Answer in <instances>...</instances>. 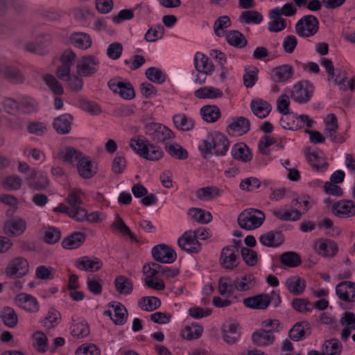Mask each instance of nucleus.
Wrapping results in <instances>:
<instances>
[{"label": "nucleus", "mask_w": 355, "mask_h": 355, "mask_svg": "<svg viewBox=\"0 0 355 355\" xmlns=\"http://www.w3.org/2000/svg\"><path fill=\"white\" fill-rule=\"evenodd\" d=\"M272 79L275 83L285 82L291 79L293 75V68L289 64L277 67L272 70Z\"/></svg>", "instance_id": "obj_23"}, {"label": "nucleus", "mask_w": 355, "mask_h": 355, "mask_svg": "<svg viewBox=\"0 0 355 355\" xmlns=\"http://www.w3.org/2000/svg\"><path fill=\"white\" fill-rule=\"evenodd\" d=\"M231 26L230 18L227 16L219 17L214 22V30L218 37H222L224 34L223 30Z\"/></svg>", "instance_id": "obj_57"}, {"label": "nucleus", "mask_w": 355, "mask_h": 355, "mask_svg": "<svg viewBox=\"0 0 355 355\" xmlns=\"http://www.w3.org/2000/svg\"><path fill=\"white\" fill-rule=\"evenodd\" d=\"M83 157V153L73 147L68 146L60 153V158L66 163L74 166Z\"/></svg>", "instance_id": "obj_35"}, {"label": "nucleus", "mask_w": 355, "mask_h": 355, "mask_svg": "<svg viewBox=\"0 0 355 355\" xmlns=\"http://www.w3.org/2000/svg\"><path fill=\"white\" fill-rule=\"evenodd\" d=\"M150 141L148 140H144L143 139L138 137L137 139H131L130 141V146L133 149V150L139 155L141 157H144V154L143 153H146L149 146Z\"/></svg>", "instance_id": "obj_54"}, {"label": "nucleus", "mask_w": 355, "mask_h": 355, "mask_svg": "<svg viewBox=\"0 0 355 355\" xmlns=\"http://www.w3.org/2000/svg\"><path fill=\"white\" fill-rule=\"evenodd\" d=\"M202 332V328L199 325L187 326L182 331V336L187 340L198 338Z\"/></svg>", "instance_id": "obj_62"}, {"label": "nucleus", "mask_w": 355, "mask_h": 355, "mask_svg": "<svg viewBox=\"0 0 355 355\" xmlns=\"http://www.w3.org/2000/svg\"><path fill=\"white\" fill-rule=\"evenodd\" d=\"M28 272V263L23 257H16L10 261L6 269V274L9 277L19 278L26 275Z\"/></svg>", "instance_id": "obj_8"}, {"label": "nucleus", "mask_w": 355, "mask_h": 355, "mask_svg": "<svg viewBox=\"0 0 355 355\" xmlns=\"http://www.w3.org/2000/svg\"><path fill=\"white\" fill-rule=\"evenodd\" d=\"M164 149L171 157L178 159H186L188 157V152L180 144L166 143Z\"/></svg>", "instance_id": "obj_40"}, {"label": "nucleus", "mask_w": 355, "mask_h": 355, "mask_svg": "<svg viewBox=\"0 0 355 355\" xmlns=\"http://www.w3.org/2000/svg\"><path fill=\"white\" fill-rule=\"evenodd\" d=\"M75 266L80 270L94 272L98 271L102 263L98 258L91 259L89 257L85 256L78 259L75 261Z\"/></svg>", "instance_id": "obj_22"}, {"label": "nucleus", "mask_w": 355, "mask_h": 355, "mask_svg": "<svg viewBox=\"0 0 355 355\" xmlns=\"http://www.w3.org/2000/svg\"><path fill=\"white\" fill-rule=\"evenodd\" d=\"M69 41L73 46L80 49H87L92 45L90 36L83 32L72 33L70 35Z\"/></svg>", "instance_id": "obj_26"}, {"label": "nucleus", "mask_w": 355, "mask_h": 355, "mask_svg": "<svg viewBox=\"0 0 355 355\" xmlns=\"http://www.w3.org/2000/svg\"><path fill=\"white\" fill-rule=\"evenodd\" d=\"M60 319V313L53 309H51L49 311L47 315L42 321V325L45 328L50 329L51 328H53L55 325L58 324V320Z\"/></svg>", "instance_id": "obj_55"}, {"label": "nucleus", "mask_w": 355, "mask_h": 355, "mask_svg": "<svg viewBox=\"0 0 355 355\" xmlns=\"http://www.w3.org/2000/svg\"><path fill=\"white\" fill-rule=\"evenodd\" d=\"M269 17L272 19V21L269 23V31L277 33L284 30L286 27V20L281 17V16H278L277 17L272 16V10L269 12Z\"/></svg>", "instance_id": "obj_56"}, {"label": "nucleus", "mask_w": 355, "mask_h": 355, "mask_svg": "<svg viewBox=\"0 0 355 355\" xmlns=\"http://www.w3.org/2000/svg\"><path fill=\"white\" fill-rule=\"evenodd\" d=\"M44 80L48 85L49 89L56 95H61L63 94V87L60 82L51 74H46L44 76Z\"/></svg>", "instance_id": "obj_59"}, {"label": "nucleus", "mask_w": 355, "mask_h": 355, "mask_svg": "<svg viewBox=\"0 0 355 355\" xmlns=\"http://www.w3.org/2000/svg\"><path fill=\"white\" fill-rule=\"evenodd\" d=\"M243 304L252 309H266L270 304V295L265 293L259 294L243 299Z\"/></svg>", "instance_id": "obj_18"}, {"label": "nucleus", "mask_w": 355, "mask_h": 355, "mask_svg": "<svg viewBox=\"0 0 355 355\" xmlns=\"http://www.w3.org/2000/svg\"><path fill=\"white\" fill-rule=\"evenodd\" d=\"M255 284V277L252 274H247L241 278L236 277L234 280L235 288L239 291H246L250 290Z\"/></svg>", "instance_id": "obj_39"}, {"label": "nucleus", "mask_w": 355, "mask_h": 355, "mask_svg": "<svg viewBox=\"0 0 355 355\" xmlns=\"http://www.w3.org/2000/svg\"><path fill=\"white\" fill-rule=\"evenodd\" d=\"M226 40L230 45L236 48H243L248 44L244 35L238 31H230L227 34Z\"/></svg>", "instance_id": "obj_46"}, {"label": "nucleus", "mask_w": 355, "mask_h": 355, "mask_svg": "<svg viewBox=\"0 0 355 355\" xmlns=\"http://www.w3.org/2000/svg\"><path fill=\"white\" fill-rule=\"evenodd\" d=\"M71 329V335L78 338H85L89 334V325L85 320L73 322Z\"/></svg>", "instance_id": "obj_51"}, {"label": "nucleus", "mask_w": 355, "mask_h": 355, "mask_svg": "<svg viewBox=\"0 0 355 355\" xmlns=\"http://www.w3.org/2000/svg\"><path fill=\"white\" fill-rule=\"evenodd\" d=\"M179 247L189 253H198L201 249V244L196 239V234L193 231L185 232L178 239Z\"/></svg>", "instance_id": "obj_7"}, {"label": "nucleus", "mask_w": 355, "mask_h": 355, "mask_svg": "<svg viewBox=\"0 0 355 355\" xmlns=\"http://www.w3.org/2000/svg\"><path fill=\"white\" fill-rule=\"evenodd\" d=\"M145 132L155 142H162L166 144L167 141L175 138L173 132L164 125L157 123H150L146 125Z\"/></svg>", "instance_id": "obj_3"}, {"label": "nucleus", "mask_w": 355, "mask_h": 355, "mask_svg": "<svg viewBox=\"0 0 355 355\" xmlns=\"http://www.w3.org/2000/svg\"><path fill=\"white\" fill-rule=\"evenodd\" d=\"M194 95L198 98H218L223 96V92L214 87H203L195 91Z\"/></svg>", "instance_id": "obj_42"}, {"label": "nucleus", "mask_w": 355, "mask_h": 355, "mask_svg": "<svg viewBox=\"0 0 355 355\" xmlns=\"http://www.w3.org/2000/svg\"><path fill=\"white\" fill-rule=\"evenodd\" d=\"M195 67L196 70L205 75H210L214 70V65L209 58L203 53L198 52L195 56Z\"/></svg>", "instance_id": "obj_21"}, {"label": "nucleus", "mask_w": 355, "mask_h": 355, "mask_svg": "<svg viewBox=\"0 0 355 355\" xmlns=\"http://www.w3.org/2000/svg\"><path fill=\"white\" fill-rule=\"evenodd\" d=\"M265 219L263 212L252 209L241 212L238 217L239 226L245 230H250L260 227Z\"/></svg>", "instance_id": "obj_2"}, {"label": "nucleus", "mask_w": 355, "mask_h": 355, "mask_svg": "<svg viewBox=\"0 0 355 355\" xmlns=\"http://www.w3.org/2000/svg\"><path fill=\"white\" fill-rule=\"evenodd\" d=\"M237 248L229 245L223 248L220 257V263L223 268L232 270L238 266L239 255L236 254Z\"/></svg>", "instance_id": "obj_10"}, {"label": "nucleus", "mask_w": 355, "mask_h": 355, "mask_svg": "<svg viewBox=\"0 0 355 355\" xmlns=\"http://www.w3.org/2000/svg\"><path fill=\"white\" fill-rule=\"evenodd\" d=\"M98 60L94 55L83 56L77 64V72L81 76H89L96 71Z\"/></svg>", "instance_id": "obj_13"}, {"label": "nucleus", "mask_w": 355, "mask_h": 355, "mask_svg": "<svg viewBox=\"0 0 355 355\" xmlns=\"http://www.w3.org/2000/svg\"><path fill=\"white\" fill-rule=\"evenodd\" d=\"M228 139L222 133L215 132L207 135L199 146V150L205 154L214 153L216 156H223L229 149Z\"/></svg>", "instance_id": "obj_1"}, {"label": "nucleus", "mask_w": 355, "mask_h": 355, "mask_svg": "<svg viewBox=\"0 0 355 355\" xmlns=\"http://www.w3.org/2000/svg\"><path fill=\"white\" fill-rule=\"evenodd\" d=\"M189 214L196 221L201 224L208 223L212 220V216L209 211L200 208L190 209Z\"/></svg>", "instance_id": "obj_52"}, {"label": "nucleus", "mask_w": 355, "mask_h": 355, "mask_svg": "<svg viewBox=\"0 0 355 355\" xmlns=\"http://www.w3.org/2000/svg\"><path fill=\"white\" fill-rule=\"evenodd\" d=\"M202 119L209 123L216 121L220 116V112L216 105H205L200 109Z\"/></svg>", "instance_id": "obj_47"}, {"label": "nucleus", "mask_w": 355, "mask_h": 355, "mask_svg": "<svg viewBox=\"0 0 355 355\" xmlns=\"http://www.w3.org/2000/svg\"><path fill=\"white\" fill-rule=\"evenodd\" d=\"M286 286L291 293L299 295L304 292L306 288V282L300 277H292L286 280Z\"/></svg>", "instance_id": "obj_31"}, {"label": "nucleus", "mask_w": 355, "mask_h": 355, "mask_svg": "<svg viewBox=\"0 0 355 355\" xmlns=\"http://www.w3.org/2000/svg\"><path fill=\"white\" fill-rule=\"evenodd\" d=\"M319 29L318 19L311 15L304 16L295 25V31L301 37H308L314 35Z\"/></svg>", "instance_id": "obj_4"}, {"label": "nucleus", "mask_w": 355, "mask_h": 355, "mask_svg": "<svg viewBox=\"0 0 355 355\" xmlns=\"http://www.w3.org/2000/svg\"><path fill=\"white\" fill-rule=\"evenodd\" d=\"M296 12V7L290 3L284 4L281 8L277 7L272 10V15L275 17L282 15L291 17L295 15Z\"/></svg>", "instance_id": "obj_58"}, {"label": "nucleus", "mask_w": 355, "mask_h": 355, "mask_svg": "<svg viewBox=\"0 0 355 355\" xmlns=\"http://www.w3.org/2000/svg\"><path fill=\"white\" fill-rule=\"evenodd\" d=\"M109 306L114 309V318H112L113 322L116 325H122L125 323L128 317V311L125 307L120 302H112Z\"/></svg>", "instance_id": "obj_30"}, {"label": "nucleus", "mask_w": 355, "mask_h": 355, "mask_svg": "<svg viewBox=\"0 0 355 355\" xmlns=\"http://www.w3.org/2000/svg\"><path fill=\"white\" fill-rule=\"evenodd\" d=\"M234 282L232 283L231 279L227 277H221L218 281V293L221 295L226 294L230 295L234 292Z\"/></svg>", "instance_id": "obj_61"}, {"label": "nucleus", "mask_w": 355, "mask_h": 355, "mask_svg": "<svg viewBox=\"0 0 355 355\" xmlns=\"http://www.w3.org/2000/svg\"><path fill=\"white\" fill-rule=\"evenodd\" d=\"M175 126L182 131H190L194 127L193 120L184 114H177L173 117Z\"/></svg>", "instance_id": "obj_36"}, {"label": "nucleus", "mask_w": 355, "mask_h": 355, "mask_svg": "<svg viewBox=\"0 0 355 355\" xmlns=\"http://www.w3.org/2000/svg\"><path fill=\"white\" fill-rule=\"evenodd\" d=\"M160 305L161 301L157 297H143L139 300V306L146 311H153Z\"/></svg>", "instance_id": "obj_50"}, {"label": "nucleus", "mask_w": 355, "mask_h": 355, "mask_svg": "<svg viewBox=\"0 0 355 355\" xmlns=\"http://www.w3.org/2000/svg\"><path fill=\"white\" fill-rule=\"evenodd\" d=\"M275 336L272 331L263 329L254 331L252 335V341L257 347H266L273 344Z\"/></svg>", "instance_id": "obj_19"}, {"label": "nucleus", "mask_w": 355, "mask_h": 355, "mask_svg": "<svg viewBox=\"0 0 355 355\" xmlns=\"http://www.w3.org/2000/svg\"><path fill=\"white\" fill-rule=\"evenodd\" d=\"M15 302L19 307L27 312L36 313L40 309L38 301L30 294L21 293L17 295L15 298Z\"/></svg>", "instance_id": "obj_12"}, {"label": "nucleus", "mask_w": 355, "mask_h": 355, "mask_svg": "<svg viewBox=\"0 0 355 355\" xmlns=\"http://www.w3.org/2000/svg\"><path fill=\"white\" fill-rule=\"evenodd\" d=\"M250 122L243 116L238 117L235 121L232 122L227 128L234 132H239L241 135L245 134L250 130Z\"/></svg>", "instance_id": "obj_44"}, {"label": "nucleus", "mask_w": 355, "mask_h": 355, "mask_svg": "<svg viewBox=\"0 0 355 355\" xmlns=\"http://www.w3.org/2000/svg\"><path fill=\"white\" fill-rule=\"evenodd\" d=\"M223 192V191L218 187L208 186L198 189L196 196L200 200H209L220 196Z\"/></svg>", "instance_id": "obj_32"}, {"label": "nucleus", "mask_w": 355, "mask_h": 355, "mask_svg": "<svg viewBox=\"0 0 355 355\" xmlns=\"http://www.w3.org/2000/svg\"><path fill=\"white\" fill-rule=\"evenodd\" d=\"M239 21L246 24H258L263 21V16L254 10L243 11L239 16Z\"/></svg>", "instance_id": "obj_48"}, {"label": "nucleus", "mask_w": 355, "mask_h": 355, "mask_svg": "<svg viewBox=\"0 0 355 355\" xmlns=\"http://www.w3.org/2000/svg\"><path fill=\"white\" fill-rule=\"evenodd\" d=\"M1 77L15 84L24 81V77L17 69L0 64V78Z\"/></svg>", "instance_id": "obj_24"}, {"label": "nucleus", "mask_w": 355, "mask_h": 355, "mask_svg": "<svg viewBox=\"0 0 355 355\" xmlns=\"http://www.w3.org/2000/svg\"><path fill=\"white\" fill-rule=\"evenodd\" d=\"M61 233L59 229L48 227L44 231V241L48 244L56 243L60 239Z\"/></svg>", "instance_id": "obj_63"}, {"label": "nucleus", "mask_w": 355, "mask_h": 355, "mask_svg": "<svg viewBox=\"0 0 355 355\" xmlns=\"http://www.w3.org/2000/svg\"><path fill=\"white\" fill-rule=\"evenodd\" d=\"M73 117L70 114H63L55 117L53 122V127L59 135H67L71 129Z\"/></svg>", "instance_id": "obj_17"}, {"label": "nucleus", "mask_w": 355, "mask_h": 355, "mask_svg": "<svg viewBox=\"0 0 355 355\" xmlns=\"http://www.w3.org/2000/svg\"><path fill=\"white\" fill-rule=\"evenodd\" d=\"M231 153L235 159L241 160L243 162H248L252 159L251 152L245 144H235L232 147Z\"/></svg>", "instance_id": "obj_29"}, {"label": "nucleus", "mask_w": 355, "mask_h": 355, "mask_svg": "<svg viewBox=\"0 0 355 355\" xmlns=\"http://www.w3.org/2000/svg\"><path fill=\"white\" fill-rule=\"evenodd\" d=\"M114 286L116 291L121 295H129L133 290L132 281L124 275H119L115 278Z\"/></svg>", "instance_id": "obj_34"}, {"label": "nucleus", "mask_w": 355, "mask_h": 355, "mask_svg": "<svg viewBox=\"0 0 355 355\" xmlns=\"http://www.w3.org/2000/svg\"><path fill=\"white\" fill-rule=\"evenodd\" d=\"M28 186L33 190H45L49 185V180L43 174H38L36 169L33 168L26 178Z\"/></svg>", "instance_id": "obj_14"}, {"label": "nucleus", "mask_w": 355, "mask_h": 355, "mask_svg": "<svg viewBox=\"0 0 355 355\" xmlns=\"http://www.w3.org/2000/svg\"><path fill=\"white\" fill-rule=\"evenodd\" d=\"M108 87L123 99L130 100L135 96L134 87L129 81H121L117 78H112L108 82Z\"/></svg>", "instance_id": "obj_6"}, {"label": "nucleus", "mask_w": 355, "mask_h": 355, "mask_svg": "<svg viewBox=\"0 0 355 355\" xmlns=\"http://www.w3.org/2000/svg\"><path fill=\"white\" fill-rule=\"evenodd\" d=\"M342 349L341 343L336 338L327 340L322 345V352L324 355H340Z\"/></svg>", "instance_id": "obj_45"}, {"label": "nucleus", "mask_w": 355, "mask_h": 355, "mask_svg": "<svg viewBox=\"0 0 355 355\" xmlns=\"http://www.w3.org/2000/svg\"><path fill=\"white\" fill-rule=\"evenodd\" d=\"M332 212L339 217L354 216H355V202L350 200H340L333 205Z\"/></svg>", "instance_id": "obj_16"}, {"label": "nucleus", "mask_w": 355, "mask_h": 355, "mask_svg": "<svg viewBox=\"0 0 355 355\" xmlns=\"http://www.w3.org/2000/svg\"><path fill=\"white\" fill-rule=\"evenodd\" d=\"M103 282L101 279L94 275L93 278L88 277L87 286L88 290L94 295H100L103 291Z\"/></svg>", "instance_id": "obj_60"}, {"label": "nucleus", "mask_w": 355, "mask_h": 355, "mask_svg": "<svg viewBox=\"0 0 355 355\" xmlns=\"http://www.w3.org/2000/svg\"><path fill=\"white\" fill-rule=\"evenodd\" d=\"M77 170L80 176L84 179H89L96 173V168L92 167V161L84 156L77 163Z\"/></svg>", "instance_id": "obj_28"}, {"label": "nucleus", "mask_w": 355, "mask_h": 355, "mask_svg": "<svg viewBox=\"0 0 355 355\" xmlns=\"http://www.w3.org/2000/svg\"><path fill=\"white\" fill-rule=\"evenodd\" d=\"M1 318L3 324L10 328L16 327L18 322L17 313L15 310L10 306H6L3 309L1 312Z\"/></svg>", "instance_id": "obj_43"}, {"label": "nucleus", "mask_w": 355, "mask_h": 355, "mask_svg": "<svg viewBox=\"0 0 355 355\" xmlns=\"http://www.w3.org/2000/svg\"><path fill=\"white\" fill-rule=\"evenodd\" d=\"M146 76L151 82L162 84L166 80V76L156 67H149L146 70Z\"/></svg>", "instance_id": "obj_53"}, {"label": "nucleus", "mask_w": 355, "mask_h": 355, "mask_svg": "<svg viewBox=\"0 0 355 355\" xmlns=\"http://www.w3.org/2000/svg\"><path fill=\"white\" fill-rule=\"evenodd\" d=\"M280 261L282 263L291 268L297 267L302 263L300 256L294 252H286L282 254Z\"/></svg>", "instance_id": "obj_49"}, {"label": "nucleus", "mask_w": 355, "mask_h": 355, "mask_svg": "<svg viewBox=\"0 0 355 355\" xmlns=\"http://www.w3.org/2000/svg\"><path fill=\"white\" fill-rule=\"evenodd\" d=\"M239 325L231 323L226 325L223 329V339L228 344H234L240 337V333L238 331Z\"/></svg>", "instance_id": "obj_38"}, {"label": "nucleus", "mask_w": 355, "mask_h": 355, "mask_svg": "<svg viewBox=\"0 0 355 355\" xmlns=\"http://www.w3.org/2000/svg\"><path fill=\"white\" fill-rule=\"evenodd\" d=\"M152 256L155 260L163 263H172L177 259L175 250L164 244L153 247L152 249Z\"/></svg>", "instance_id": "obj_9"}, {"label": "nucleus", "mask_w": 355, "mask_h": 355, "mask_svg": "<svg viewBox=\"0 0 355 355\" xmlns=\"http://www.w3.org/2000/svg\"><path fill=\"white\" fill-rule=\"evenodd\" d=\"M259 241L264 246L277 248L284 242V236L280 231L272 230L262 234Z\"/></svg>", "instance_id": "obj_20"}, {"label": "nucleus", "mask_w": 355, "mask_h": 355, "mask_svg": "<svg viewBox=\"0 0 355 355\" xmlns=\"http://www.w3.org/2000/svg\"><path fill=\"white\" fill-rule=\"evenodd\" d=\"M126 162L123 153H117L116 157L114 158L112 170L114 173L119 175L123 172L125 168Z\"/></svg>", "instance_id": "obj_64"}, {"label": "nucleus", "mask_w": 355, "mask_h": 355, "mask_svg": "<svg viewBox=\"0 0 355 355\" xmlns=\"http://www.w3.org/2000/svg\"><path fill=\"white\" fill-rule=\"evenodd\" d=\"M250 107L253 114L260 119L266 118L271 110L270 105L262 100L252 101Z\"/></svg>", "instance_id": "obj_37"}, {"label": "nucleus", "mask_w": 355, "mask_h": 355, "mask_svg": "<svg viewBox=\"0 0 355 355\" xmlns=\"http://www.w3.org/2000/svg\"><path fill=\"white\" fill-rule=\"evenodd\" d=\"M26 222L21 218L12 219L8 221L5 225V232L8 235L19 236L26 230Z\"/></svg>", "instance_id": "obj_27"}, {"label": "nucleus", "mask_w": 355, "mask_h": 355, "mask_svg": "<svg viewBox=\"0 0 355 355\" xmlns=\"http://www.w3.org/2000/svg\"><path fill=\"white\" fill-rule=\"evenodd\" d=\"M313 92V88L307 81L299 82L294 85L291 96L298 103H305L310 100Z\"/></svg>", "instance_id": "obj_5"}, {"label": "nucleus", "mask_w": 355, "mask_h": 355, "mask_svg": "<svg viewBox=\"0 0 355 355\" xmlns=\"http://www.w3.org/2000/svg\"><path fill=\"white\" fill-rule=\"evenodd\" d=\"M272 214L280 220L285 221H296L298 220L302 216L300 211L297 209L282 210L276 209L272 211Z\"/></svg>", "instance_id": "obj_41"}, {"label": "nucleus", "mask_w": 355, "mask_h": 355, "mask_svg": "<svg viewBox=\"0 0 355 355\" xmlns=\"http://www.w3.org/2000/svg\"><path fill=\"white\" fill-rule=\"evenodd\" d=\"M314 249L318 254L323 257H334L338 252L336 242L327 239H320L315 241Z\"/></svg>", "instance_id": "obj_15"}, {"label": "nucleus", "mask_w": 355, "mask_h": 355, "mask_svg": "<svg viewBox=\"0 0 355 355\" xmlns=\"http://www.w3.org/2000/svg\"><path fill=\"white\" fill-rule=\"evenodd\" d=\"M305 155L307 161L310 163L312 168L317 171H324L328 163L321 157L314 153L309 151V148H306Z\"/></svg>", "instance_id": "obj_33"}, {"label": "nucleus", "mask_w": 355, "mask_h": 355, "mask_svg": "<svg viewBox=\"0 0 355 355\" xmlns=\"http://www.w3.org/2000/svg\"><path fill=\"white\" fill-rule=\"evenodd\" d=\"M85 239L86 236L84 233L75 232L62 240V246L64 249H76L84 243Z\"/></svg>", "instance_id": "obj_25"}, {"label": "nucleus", "mask_w": 355, "mask_h": 355, "mask_svg": "<svg viewBox=\"0 0 355 355\" xmlns=\"http://www.w3.org/2000/svg\"><path fill=\"white\" fill-rule=\"evenodd\" d=\"M80 195V190H74L69 192L65 199L66 202L70 205L69 207L73 209L77 221H83V218L86 216V210L81 207L82 200Z\"/></svg>", "instance_id": "obj_11"}]
</instances>
